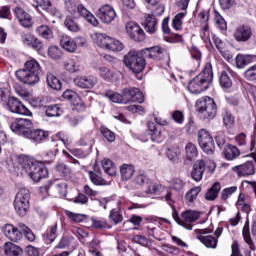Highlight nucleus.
Listing matches in <instances>:
<instances>
[{"label": "nucleus", "mask_w": 256, "mask_h": 256, "mask_svg": "<svg viewBox=\"0 0 256 256\" xmlns=\"http://www.w3.org/2000/svg\"><path fill=\"white\" fill-rule=\"evenodd\" d=\"M196 109L202 119H215L217 115V104L209 96H205L196 101Z\"/></svg>", "instance_id": "obj_6"}, {"label": "nucleus", "mask_w": 256, "mask_h": 256, "mask_svg": "<svg viewBox=\"0 0 256 256\" xmlns=\"http://www.w3.org/2000/svg\"><path fill=\"white\" fill-rule=\"evenodd\" d=\"M198 143L204 153L211 155L213 149H215V142L213 141V136L206 129H201L198 131Z\"/></svg>", "instance_id": "obj_9"}, {"label": "nucleus", "mask_w": 256, "mask_h": 256, "mask_svg": "<svg viewBox=\"0 0 256 256\" xmlns=\"http://www.w3.org/2000/svg\"><path fill=\"white\" fill-rule=\"evenodd\" d=\"M206 167L207 163H205L203 160H197L196 162H194L191 172V177L193 181L199 183V181L203 179Z\"/></svg>", "instance_id": "obj_23"}, {"label": "nucleus", "mask_w": 256, "mask_h": 256, "mask_svg": "<svg viewBox=\"0 0 256 256\" xmlns=\"http://www.w3.org/2000/svg\"><path fill=\"white\" fill-rule=\"evenodd\" d=\"M221 192V183L215 182L206 192L205 199L206 201H215L219 197Z\"/></svg>", "instance_id": "obj_33"}, {"label": "nucleus", "mask_w": 256, "mask_h": 256, "mask_svg": "<svg viewBox=\"0 0 256 256\" xmlns=\"http://www.w3.org/2000/svg\"><path fill=\"white\" fill-rule=\"evenodd\" d=\"M201 217V213L195 210H186L182 212V227L191 231L193 229V223Z\"/></svg>", "instance_id": "obj_16"}, {"label": "nucleus", "mask_w": 256, "mask_h": 256, "mask_svg": "<svg viewBox=\"0 0 256 256\" xmlns=\"http://www.w3.org/2000/svg\"><path fill=\"white\" fill-rule=\"evenodd\" d=\"M94 144L95 136H93V130L84 133L77 141V145H79V147H93Z\"/></svg>", "instance_id": "obj_31"}, {"label": "nucleus", "mask_w": 256, "mask_h": 256, "mask_svg": "<svg viewBox=\"0 0 256 256\" xmlns=\"http://www.w3.org/2000/svg\"><path fill=\"white\" fill-rule=\"evenodd\" d=\"M171 188L174 191H183L185 188V182L181 178H174L171 181Z\"/></svg>", "instance_id": "obj_64"}, {"label": "nucleus", "mask_w": 256, "mask_h": 256, "mask_svg": "<svg viewBox=\"0 0 256 256\" xmlns=\"http://www.w3.org/2000/svg\"><path fill=\"white\" fill-rule=\"evenodd\" d=\"M126 33L133 41H138V43L145 41V31L136 22H128L126 24Z\"/></svg>", "instance_id": "obj_11"}, {"label": "nucleus", "mask_w": 256, "mask_h": 256, "mask_svg": "<svg viewBox=\"0 0 256 256\" xmlns=\"http://www.w3.org/2000/svg\"><path fill=\"white\" fill-rule=\"evenodd\" d=\"M48 56L51 59L59 60L61 57H63V51H61L58 46H50L48 48Z\"/></svg>", "instance_id": "obj_58"}, {"label": "nucleus", "mask_w": 256, "mask_h": 256, "mask_svg": "<svg viewBox=\"0 0 256 256\" xmlns=\"http://www.w3.org/2000/svg\"><path fill=\"white\" fill-rule=\"evenodd\" d=\"M186 15L187 12H180L176 14L172 19V29L175 31H183V19H185Z\"/></svg>", "instance_id": "obj_43"}, {"label": "nucleus", "mask_w": 256, "mask_h": 256, "mask_svg": "<svg viewBox=\"0 0 256 256\" xmlns=\"http://www.w3.org/2000/svg\"><path fill=\"white\" fill-rule=\"evenodd\" d=\"M185 153H186V158L188 161H193V159H196L197 155H199L197 146L191 142L186 144Z\"/></svg>", "instance_id": "obj_45"}, {"label": "nucleus", "mask_w": 256, "mask_h": 256, "mask_svg": "<svg viewBox=\"0 0 256 256\" xmlns=\"http://www.w3.org/2000/svg\"><path fill=\"white\" fill-rule=\"evenodd\" d=\"M101 165L102 169H104V172L110 177H115V175H117V167L115 166V163L111 161V159H103Z\"/></svg>", "instance_id": "obj_35"}, {"label": "nucleus", "mask_w": 256, "mask_h": 256, "mask_svg": "<svg viewBox=\"0 0 256 256\" xmlns=\"http://www.w3.org/2000/svg\"><path fill=\"white\" fill-rule=\"evenodd\" d=\"M31 192L27 188H21L16 194L13 206L15 212L20 217H25L29 213V209H31Z\"/></svg>", "instance_id": "obj_4"}, {"label": "nucleus", "mask_w": 256, "mask_h": 256, "mask_svg": "<svg viewBox=\"0 0 256 256\" xmlns=\"http://www.w3.org/2000/svg\"><path fill=\"white\" fill-rule=\"evenodd\" d=\"M121 178L123 181H129L135 174V167L131 164H123L120 167Z\"/></svg>", "instance_id": "obj_42"}, {"label": "nucleus", "mask_w": 256, "mask_h": 256, "mask_svg": "<svg viewBox=\"0 0 256 256\" xmlns=\"http://www.w3.org/2000/svg\"><path fill=\"white\" fill-rule=\"evenodd\" d=\"M250 155L252 160H248L245 163L234 166L232 170L234 173H237L238 177H249L251 175H255L256 171V141L251 140L250 145Z\"/></svg>", "instance_id": "obj_5"}, {"label": "nucleus", "mask_w": 256, "mask_h": 256, "mask_svg": "<svg viewBox=\"0 0 256 256\" xmlns=\"http://www.w3.org/2000/svg\"><path fill=\"white\" fill-rule=\"evenodd\" d=\"M233 193H237V186L224 188L220 194L221 201H224V203H227V199H229V197H231Z\"/></svg>", "instance_id": "obj_56"}, {"label": "nucleus", "mask_w": 256, "mask_h": 256, "mask_svg": "<svg viewBox=\"0 0 256 256\" xmlns=\"http://www.w3.org/2000/svg\"><path fill=\"white\" fill-rule=\"evenodd\" d=\"M146 230L148 235H150L151 237H154V239H156L157 241H161V239H159V237L157 236V232L161 231V228L155 226L153 223H149L146 226Z\"/></svg>", "instance_id": "obj_62"}, {"label": "nucleus", "mask_w": 256, "mask_h": 256, "mask_svg": "<svg viewBox=\"0 0 256 256\" xmlns=\"http://www.w3.org/2000/svg\"><path fill=\"white\" fill-rule=\"evenodd\" d=\"M15 75L21 83L24 85H37L41 81V77L35 73L27 72L26 70H18Z\"/></svg>", "instance_id": "obj_14"}, {"label": "nucleus", "mask_w": 256, "mask_h": 256, "mask_svg": "<svg viewBox=\"0 0 256 256\" xmlns=\"http://www.w3.org/2000/svg\"><path fill=\"white\" fill-rule=\"evenodd\" d=\"M243 77L246 81H256V64L248 67L245 70Z\"/></svg>", "instance_id": "obj_59"}, {"label": "nucleus", "mask_w": 256, "mask_h": 256, "mask_svg": "<svg viewBox=\"0 0 256 256\" xmlns=\"http://www.w3.org/2000/svg\"><path fill=\"white\" fill-rule=\"evenodd\" d=\"M64 26L68 31H71V33H79V31H81V26H79L71 16H66Z\"/></svg>", "instance_id": "obj_44"}, {"label": "nucleus", "mask_w": 256, "mask_h": 256, "mask_svg": "<svg viewBox=\"0 0 256 256\" xmlns=\"http://www.w3.org/2000/svg\"><path fill=\"white\" fill-rule=\"evenodd\" d=\"M64 8L69 15H72L74 19H79V17H83V19H86L90 23V25H93L94 27H97L99 25V21L97 18L93 16V14L83 6V4H78L75 0H64Z\"/></svg>", "instance_id": "obj_3"}, {"label": "nucleus", "mask_w": 256, "mask_h": 256, "mask_svg": "<svg viewBox=\"0 0 256 256\" xmlns=\"http://www.w3.org/2000/svg\"><path fill=\"white\" fill-rule=\"evenodd\" d=\"M33 6L36 7V9H43V11H51V1L49 0H34Z\"/></svg>", "instance_id": "obj_60"}, {"label": "nucleus", "mask_w": 256, "mask_h": 256, "mask_svg": "<svg viewBox=\"0 0 256 256\" xmlns=\"http://www.w3.org/2000/svg\"><path fill=\"white\" fill-rule=\"evenodd\" d=\"M20 167L22 174L25 173L28 175L34 183H39L41 179H45V177H48L49 175V170H47L45 164L39 162L35 158L24 157L20 161Z\"/></svg>", "instance_id": "obj_1"}, {"label": "nucleus", "mask_w": 256, "mask_h": 256, "mask_svg": "<svg viewBox=\"0 0 256 256\" xmlns=\"http://www.w3.org/2000/svg\"><path fill=\"white\" fill-rule=\"evenodd\" d=\"M106 49L108 51L119 52V51H123L124 46H123V43H121V41L116 40V39L110 37V40L108 42V46H107Z\"/></svg>", "instance_id": "obj_53"}, {"label": "nucleus", "mask_w": 256, "mask_h": 256, "mask_svg": "<svg viewBox=\"0 0 256 256\" xmlns=\"http://www.w3.org/2000/svg\"><path fill=\"white\" fill-rule=\"evenodd\" d=\"M4 256H23V248L13 242L4 244Z\"/></svg>", "instance_id": "obj_29"}, {"label": "nucleus", "mask_w": 256, "mask_h": 256, "mask_svg": "<svg viewBox=\"0 0 256 256\" xmlns=\"http://www.w3.org/2000/svg\"><path fill=\"white\" fill-rule=\"evenodd\" d=\"M74 84L80 89H93L97 85V77L93 75L78 76L74 79Z\"/></svg>", "instance_id": "obj_19"}, {"label": "nucleus", "mask_w": 256, "mask_h": 256, "mask_svg": "<svg viewBox=\"0 0 256 256\" xmlns=\"http://www.w3.org/2000/svg\"><path fill=\"white\" fill-rule=\"evenodd\" d=\"M64 213L70 221H73V223H83V221L87 220V215L85 214L74 213L69 210H65Z\"/></svg>", "instance_id": "obj_50"}, {"label": "nucleus", "mask_w": 256, "mask_h": 256, "mask_svg": "<svg viewBox=\"0 0 256 256\" xmlns=\"http://www.w3.org/2000/svg\"><path fill=\"white\" fill-rule=\"evenodd\" d=\"M14 13L22 27H25L26 29L33 27V18L23 8H15Z\"/></svg>", "instance_id": "obj_21"}, {"label": "nucleus", "mask_w": 256, "mask_h": 256, "mask_svg": "<svg viewBox=\"0 0 256 256\" xmlns=\"http://www.w3.org/2000/svg\"><path fill=\"white\" fill-rule=\"evenodd\" d=\"M236 67L238 69H244L247 65H251V63H255L256 55L252 54H238L235 58Z\"/></svg>", "instance_id": "obj_27"}, {"label": "nucleus", "mask_w": 256, "mask_h": 256, "mask_svg": "<svg viewBox=\"0 0 256 256\" xmlns=\"http://www.w3.org/2000/svg\"><path fill=\"white\" fill-rule=\"evenodd\" d=\"M219 83L224 91H231L233 87V80L226 71L221 72Z\"/></svg>", "instance_id": "obj_37"}, {"label": "nucleus", "mask_w": 256, "mask_h": 256, "mask_svg": "<svg viewBox=\"0 0 256 256\" xmlns=\"http://www.w3.org/2000/svg\"><path fill=\"white\" fill-rule=\"evenodd\" d=\"M60 45L68 53H75L77 51V42L69 35H62L60 37Z\"/></svg>", "instance_id": "obj_26"}, {"label": "nucleus", "mask_w": 256, "mask_h": 256, "mask_svg": "<svg viewBox=\"0 0 256 256\" xmlns=\"http://www.w3.org/2000/svg\"><path fill=\"white\" fill-rule=\"evenodd\" d=\"M101 134L103 135L104 138H106L109 143H113L115 141V133L113 131L109 130V128L102 126L100 128Z\"/></svg>", "instance_id": "obj_63"}, {"label": "nucleus", "mask_w": 256, "mask_h": 256, "mask_svg": "<svg viewBox=\"0 0 256 256\" xmlns=\"http://www.w3.org/2000/svg\"><path fill=\"white\" fill-rule=\"evenodd\" d=\"M146 57L153 59L154 61H163V59H169V52L167 49L160 46H153L144 50Z\"/></svg>", "instance_id": "obj_12"}, {"label": "nucleus", "mask_w": 256, "mask_h": 256, "mask_svg": "<svg viewBox=\"0 0 256 256\" xmlns=\"http://www.w3.org/2000/svg\"><path fill=\"white\" fill-rule=\"evenodd\" d=\"M64 69L68 71V73H77L81 69V65L75 59H68L64 63Z\"/></svg>", "instance_id": "obj_49"}, {"label": "nucleus", "mask_w": 256, "mask_h": 256, "mask_svg": "<svg viewBox=\"0 0 256 256\" xmlns=\"http://www.w3.org/2000/svg\"><path fill=\"white\" fill-rule=\"evenodd\" d=\"M89 179H90L91 183H93V185H96L98 187L109 185V182H107V180H105L101 176V172H99V171H94V172L90 171Z\"/></svg>", "instance_id": "obj_39"}, {"label": "nucleus", "mask_w": 256, "mask_h": 256, "mask_svg": "<svg viewBox=\"0 0 256 256\" xmlns=\"http://www.w3.org/2000/svg\"><path fill=\"white\" fill-rule=\"evenodd\" d=\"M251 35H253L251 27L242 25L235 30L234 39H236L239 43H245L251 39Z\"/></svg>", "instance_id": "obj_22"}, {"label": "nucleus", "mask_w": 256, "mask_h": 256, "mask_svg": "<svg viewBox=\"0 0 256 256\" xmlns=\"http://www.w3.org/2000/svg\"><path fill=\"white\" fill-rule=\"evenodd\" d=\"M11 131L20 137L27 139L31 129H33V122L27 118H17L10 125Z\"/></svg>", "instance_id": "obj_8"}, {"label": "nucleus", "mask_w": 256, "mask_h": 256, "mask_svg": "<svg viewBox=\"0 0 256 256\" xmlns=\"http://www.w3.org/2000/svg\"><path fill=\"white\" fill-rule=\"evenodd\" d=\"M221 117L224 127H228V129H231V127L235 125V117L233 116L231 110L224 108L222 110Z\"/></svg>", "instance_id": "obj_36"}, {"label": "nucleus", "mask_w": 256, "mask_h": 256, "mask_svg": "<svg viewBox=\"0 0 256 256\" xmlns=\"http://www.w3.org/2000/svg\"><path fill=\"white\" fill-rule=\"evenodd\" d=\"M46 243H53L57 239V223L50 226L48 231L43 235Z\"/></svg>", "instance_id": "obj_51"}, {"label": "nucleus", "mask_w": 256, "mask_h": 256, "mask_svg": "<svg viewBox=\"0 0 256 256\" xmlns=\"http://www.w3.org/2000/svg\"><path fill=\"white\" fill-rule=\"evenodd\" d=\"M97 16L103 23L109 24L112 21H115L117 13L115 9L110 5H103L97 12Z\"/></svg>", "instance_id": "obj_17"}, {"label": "nucleus", "mask_w": 256, "mask_h": 256, "mask_svg": "<svg viewBox=\"0 0 256 256\" xmlns=\"http://www.w3.org/2000/svg\"><path fill=\"white\" fill-rule=\"evenodd\" d=\"M92 227L94 229H111V224L106 219H92Z\"/></svg>", "instance_id": "obj_57"}, {"label": "nucleus", "mask_w": 256, "mask_h": 256, "mask_svg": "<svg viewBox=\"0 0 256 256\" xmlns=\"http://www.w3.org/2000/svg\"><path fill=\"white\" fill-rule=\"evenodd\" d=\"M2 233L5 235V237H7V239L13 241L14 243L21 241V237H23L20 229L15 227L13 224H5L2 226Z\"/></svg>", "instance_id": "obj_18"}, {"label": "nucleus", "mask_w": 256, "mask_h": 256, "mask_svg": "<svg viewBox=\"0 0 256 256\" xmlns=\"http://www.w3.org/2000/svg\"><path fill=\"white\" fill-rule=\"evenodd\" d=\"M26 139L32 141V143H43L49 139V132L42 129L30 130Z\"/></svg>", "instance_id": "obj_25"}, {"label": "nucleus", "mask_w": 256, "mask_h": 256, "mask_svg": "<svg viewBox=\"0 0 256 256\" xmlns=\"http://www.w3.org/2000/svg\"><path fill=\"white\" fill-rule=\"evenodd\" d=\"M46 117H59L63 111L59 104L44 106Z\"/></svg>", "instance_id": "obj_48"}, {"label": "nucleus", "mask_w": 256, "mask_h": 256, "mask_svg": "<svg viewBox=\"0 0 256 256\" xmlns=\"http://www.w3.org/2000/svg\"><path fill=\"white\" fill-rule=\"evenodd\" d=\"M223 155L227 161H235L239 155H241V151H239V148L237 146L228 144L223 149Z\"/></svg>", "instance_id": "obj_30"}, {"label": "nucleus", "mask_w": 256, "mask_h": 256, "mask_svg": "<svg viewBox=\"0 0 256 256\" xmlns=\"http://www.w3.org/2000/svg\"><path fill=\"white\" fill-rule=\"evenodd\" d=\"M55 171L58 173L60 177H63L64 179H68L71 177V167H69L64 162H58L55 166Z\"/></svg>", "instance_id": "obj_41"}, {"label": "nucleus", "mask_w": 256, "mask_h": 256, "mask_svg": "<svg viewBox=\"0 0 256 256\" xmlns=\"http://www.w3.org/2000/svg\"><path fill=\"white\" fill-rule=\"evenodd\" d=\"M200 37L204 43H209L211 45V32L209 31V23L201 26Z\"/></svg>", "instance_id": "obj_54"}, {"label": "nucleus", "mask_w": 256, "mask_h": 256, "mask_svg": "<svg viewBox=\"0 0 256 256\" xmlns=\"http://www.w3.org/2000/svg\"><path fill=\"white\" fill-rule=\"evenodd\" d=\"M7 107L11 113H15L16 115H26L27 117H31V115H33L31 110L26 108L18 98L13 96L8 98Z\"/></svg>", "instance_id": "obj_10"}, {"label": "nucleus", "mask_w": 256, "mask_h": 256, "mask_svg": "<svg viewBox=\"0 0 256 256\" xmlns=\"http://www.w3.org/2000/svg\"><path fill=\"white\" fill-rule=\"evenodd\" d=\"M122 94L128 103H143L145 101V96H143V92L139 88H124L122 89Z\"/></svg>", "instance_id": "obj_15"}, {"label": "nucleus", "mask_w": 256, "mask_h": 256, "mask_svg": "<svg viewBox=\"0 0 256 256\" xmlns=\"http://www.w3.org/2000/svg\"><path fill=\"white\" fill-rule=\"evenodd\" d=\"M201 193V187L197 186V187H193L192 189H190L186 195H185V199L186 201H188L189 203H194L197 200V196Z\"/></svg>", "instance_id": "obj_52"}, {"label": "nucleus", "mask_w": 256, "mask_h": 256, "mask_svg": "<svg viewBox=\"0 0 256 256\" xmlns=\"http://www.w3.org/2000/svg\"><path fill=\"white\" fill-rule=\"evenodd\" d=\"M195 233L198 235L196 239H198L202 245L206 246L207 249H217V243H219V240L215 236L209 235V233L201 229L195 230Z\"/></svg>", "instance_id": "obj_13"}, {"label": "nucleus", "mask_w": 256, "mask_h": 256, "mask_svg": "<svg viewBox=\"0 0 256 256\" xmlns=\"http://www.w3.org/2000/svg\"><path fill=\"white\" fill-rule=\"evenodd\" d=\"M122 210L120 208H114L110 210V213L108 215L109 222L112 223V225H119L120 223H123V214L121 213Z\"/></svg>", "instance_id": "obj_40"}, {"label": "nucleus", "mask_w": 256, "mask_h": 256, "mask_svg": "<svg viewBox=\"0 0 256 256\" xmlns=\"http://www.w3.org/2000/svg\"><path fill=\"white\" fill-rule=\"evenodd\" d=\"M91 39L97 45L98 47H101L102 49H107L109 45V41L111 40V37H109L105 33H99V32H94L91 35Z\"/></svg>", "instance_id": "obj_28"}, {"label": "nucleus", "mask_w": 256, "mask_h": 256, "mask_svg": "<svg viewBox=\"0 0 256 256\" xmlns=\"http://www.w3.org/2000/svg\"><path fill=\"white\" fill-rule=\"evenodd\" d=\"M159 23V20H157V17L153 14H148L145 16V19L142 23L146 33H149V35H155L157 33V25Z\"/></svg>", "instance_id": "obj_24"}, {"label": "nucleus", "mask_w": 256, "mask_h": 256, "mask_svg": "<svg viewBox=\"0 0 256 256\" xmlns=\"http://www.w3.org/2000/svg\"><path fill=\"white\" fill-rule=\"evenodd\" d=\"M98 73L105 81H111L112 78L115 77V72L105 66L99 67Z\"/></svg>", "instance_id": "obj_55"}, {"label": "nucleus", "mask_w": 256, "mask_h": 256, "mask_svg": "<svg viewBox=\"0 0 256 256\" xmlns=\"http://www.w3.org/2000/svg\"><path fill=\"white\" fill-rule=\"evenodd\" d=\"M21 39L26 47H31L34 51H41L43 49V42L33 34H23Z\"/></svg>", "instance_id": "obj_20"}, {"label": "nucleus", "mask_w": 256, "mask_h": 256, "mask_svg": "<svg viewBox=\"0 0 256 256\" xmlns=\"http://www.w3.org/2000/svg\"><path fill=\"white\" fill-rule=\"evenodd\" d=\"M23 71H27L28 73H34L35 75H41V65L37 60H28L24 64V68L22 69Z\"/></svg>", "instance_id": "obj_34"}, {"label": "nucleus", "mask_w": 256, "mask_h": 256, "mask_svg": "<svg viewBox=\"0 0 256 256\" xmlns=\"http://www.w3.org/2000/svg\"><path fill=\"white\" fill-rule=\"evenodd\" d=\"M46 81H47V85L51 89H54V91H61L63 84L61 83V80L57 78V76L53 75V73H47Z\"/></svg>", "instance_id": "obj_38"}, {"label": "nucleus", "mask_w": 256, "mask_h": 256, "mask_svg": "<svg viewBox=\"0 0 256 256\" xmlns=\"http://www.w3.org/2000/svg\"><path fill=\"white\" fill-rule=\"evenodd\" d=\"M190 55L194 61V69H199L201 66V59L203 55L201 54V50L196 46H192L190 49Z\"/></svg>", "instance_id": "obj_46"}, {"label": "nucleus", "mask_w": 256, "mask_h": 256, "mask_svg": "<svg viewBox=\"0 0 256 256\" xmlns=\"http://www.w3.org/2000/svg\"><path fill=\"white\" fill-rule=\"evenodd\" d=\"M123 63L132 73L136 74L143 73L145 65H147L145 58L136 51H130L126 54L123 58Z\"/></svg>", "instance_id": "obj_7"}, {"label": "nucleus", "mask_w": 256, "mask_h": 256, "mask_svg": "<svg viewBox=\"0 0 256 256\" xmlns=\"http://www.w3.org/2000/svg\"><path fill=\"white\" fill-rule=\"evenodd\" d=\"M162 251L166 253V255H179V248L171 245V244H162L161 246Z\"/></svg>", "instance_id": "obj_61"}, {"label": "nucleus", "mask_w": 256, "mask_h": 256, "mask_svg": "<svg viewBox=\"0 0 256 256\" xmlns=\"http://www.w3.org/2000/svg\"><path fill=\"white\" fill-rule=\"evenodd\" d=\"M104 95L109 101H112V103H121L123 105H127L128 103L127 98L123 96V94H119L113 90H106Z\"/></svg>", "instance_id": "obj_32"}, {"label": "nucleus", "mask_w": 256, "mask_h": 256, "mask_svg": "<svg viewBox=\"0 0 256 256\" xmlns=\"http://www.w3.org/2000/svg\"><path fill=\"white\" fill-rule=\"evenodd\" d=\"M37 35L42 37V39H53V30L47 25H41L36 29Z\"/></svg>", "instance_id": "obj_47"}, {"label": "nucleus", "mask_w": 256, "mask_h": 256, "mask_svg": "<svg viewBox=\"0 0 256 256\" xmlns=\"http://www.w3.org/2000/svg\"><path fill=\"white\" fill-rule=\"evenodd\" d=\"M211 83H213V65L207 62L202 72L189 82L188 91L193 95H199L207 91Z\"/></svg>", "instance_id": "obj_2"}]
</instances>
